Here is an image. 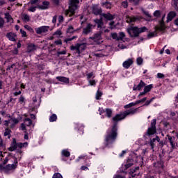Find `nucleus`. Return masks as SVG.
Masks as SVG:
<instances>
[{
    "label": "nucleus",
    "instance_id": "1",
    "mask_svg": "<svg viewBox=\"0 0 178 178\" xmlns=\"http://www.w3.org/2000/svg\"><path fill=\"white\" fill-rule=\"evenodd\" d=\"M138 108H131L128 111H125L124 113L120 114H117L113 118V121L115 122L114 125L113 126L112 129L111 131L107 134L106 136V144H112L115 140H116L118 137V124L115 123L120 120H123L126 116H129V115H134V113H137Z\"/></svg>",
    "mask_w": 178,
    "mask_h": 178
},
{
    "label": "nucleus",
    "instance_id": "2",
    "mask_svg": "<svg viewBox=\"0 0 178 178\" xmlns=\"http://www.w3.org/2000/svg\"><path fill=\"white\" fill-rule=\"evenodd\" d=\"M80 3V0H70L69 9L64 11V15L67 17L73 16L74 15L76 9H77V5Z\"/></svg>",
    "mask_w": 178,
    "mask_h": 178
},
{
    "label": "nucleus",
    "instance_id": "3",
    "mask_svg": "<svg viewBox=\"0 0 178 178\" xmlns=\"http://www.w3.org/2000/svg\"><path fill=\"white\" fill-rule=\"evenodd\" d=\"M29 145V143L25 142L24 143H16V139H13L10 146L8 147V151L13 152V151H15L17 148H26Z\"/></svg>",
    "mask_w": 178,
    "mask_h": 178
},
{
    "label": "nucleus",
    "instance_id": "4",
    "mask_svg": "<svg viewBox=\"0 0 178 178\" xmlns=\"http://www.w3.org/2000/svg\"><path fill=\"white\" fill-rule=\"evenodd\" d=\"M102 34L104 33L97 32L95 33L92 37L89 38L90 42H92V44H95L97 45H99V44H102L104 41H102Z\"/></svg>",
    "mask_w": 178,
    "mask_h": 178
},
{
    "label": "nucleus",
    "instance_id": "5",
    "mask_svg": "<svg viewBox=\"0 0 178 178\" xmlns=\"http://www.w3.org/2000/svg\"><path fill=\"white\" fill-rule=\"evenodd\" d=\"M87 48V43H78L75 45H72L70 47L71 51H76V54L78 55H80L81 52L83 51H86V49Z\"/></svg>",
    "mask_w": 178,
    "mask_h": 178
},
{
    "label": "nucleus",
    "instance_id": "6",
    "mask_svg": "<svg viewBox=\"0 0 178 178\" xmlns=\"http://www.w3.org/2000/svg\"><path fill=\"white\" fill-rule=\"evenodd\" d=\"M156 120L154 119L152 121L151 123V127L148 128L147 131V136H152L155 134H156Z\"/></svg>",
    "mask_w": 178,
    "mask_h": 178
},
{
    "label": "nucleus",
    "instance_id": "7",
    "mask_svg": "<svg viewBox=\"0 0 178 178\" xmlns=\"http://www.w3.org/2000/svg\"><path fill=\"white\" fill-rule=\"evenodd\" d=\"M127 31L130 37H138V35H140L138 27L131 26L127 29Z\"/></svg>",
    "mask_w": 178,
    "mask_h": 178
},
{
    "label": "nucleus",
    "instance_id": "8",
    "mask_svg": "<svg viewBox=\"0 0 178 178\" xmlns=\"http://www.w3.org/2000/svg\"><path fill=\"white\" fill-rule=\"evenodd\" d=\"M49 31V26H42L39 28L35 29V31L36 34H42V35L47 34V33H48Z\"/></svg>",
    "mask_w": 178,
    "mask_h": 178
},
{
    "label": "nucleus",
    "instance_id": "9",
    "mask_svg": "<svg viewBox=\"0 0 178 178\" xmlns=\"http://www.w3.org/2000/svg\"><path fill=\"white\" fill-rule=\"evenodd\" d=\"M16 164H8L6 166H3L2 164H0L1 170H3V172H9V170H13V169H16Z\"/></svg>",
    "mask_w": 178,
    "mask_h": 178
},
{
    "label": "nucleus",
    "instance_id": "10",
    "mask_svg": "<svg viewBox=\"0 0 178 178\" xmlns=\"http://www.w3.org/2000/svg\"><path fill=\"white\" fill-rule=\"evenodd\" d=\"M95 22L96 23V24H97L99 32L104 33V29H105V25H104V22H102V19H95Z\"/></svg>",
    "mask_w": 178,
    "mask_h": 178
},
{
    "label": "nucleus",
    "instance_id": "11",
    "mask_svg": "<svg viewBox=\"0 0 178 178\" xmlns=\"http://www.w3.org/2000/svg\"><path fill=\"white\" fill-rule=\"evenodd\" d=\"M134 165V161L131 159L127 160V162L124 165H122L124 170H127L129 168H131Z\"/></svg>",
    "mask_w": 178,
    "mask_h": 178
},
{
    "label": "nucleus",
    "instance_id": "12",
    "mask_svg": "<svg viewBox=\"0 0 178 178\" xmlns=\"http://www.w3.org/2000/svg\"><path fill=\"white\" fill-rule=\"evenodd\" d=\"M6 37L8 38L9 41H13V42L16 41L17 38V35H16V33H12V32L7 33V34L6 35Z\"/></svg>",
    "mask_w": 178,
    "mask_h": 178
},
{
    "label": "nucleus",
    "instance_id": "13",
    "mask_svg": "<svg viewBox=\"0 0 178 178\" xmlns=\"http://www.w3.org/2000/svg\"><path fill=\"white\" fill-rule=\"evenodd\" d=\"M134 62L133 58H129L122 63V66L124 69H129L133 65Z\"/></svg>",
    "mask_w": 178,
    "mask_h": 178
},
{
    "label": "nucleus",
    "instance_id": "14",
    "mask_svg": "<svg viewBox=\"0 0 178 178\" xmlns=\"http://www.w3.org/2000/svg\"><path fill=\"white\" fill-rule=\"evenodd\" d=\"M167 137H168V140L170 142L172 149H175V148H176V142H175V140H176V138H175V136H170L169 135H167Z\"/></svg>",
    "mask_w": 178,
    "mask_h": 178
},
{
    "label": "nucleus",
    "instance_id": "15",
    "mask_svg": "<svg viewBox=\"0 0 178 178\" xmlns=\"http://www.w3.org/2000/svg\"><path fill=\"white\" fill-rule=\"evenodd\" d=\"M165 15L163 16L162 19L160 22V26H156V31H163V30H165V22H163V20H165Z\"/></svg>",
    "mask_w": 178,
    "mask_h": 178
},
{
    "label": "nucleus",
    "instance_id": "16",
    "mask_svg": "<svg viewBox=\"0 0 178 178\" xmlns=\"http://www.w3.org/2000/svg\"><path fill=\"white\" fill-rule=\"evenodd\" d=\"M155 141H157L158 143H159V141H161L159 136H156L153 139H150L149 144L152 149H154V148L155 147Z\"/></svg>",
    "mask_w": 178,
    "mask_h": 178
},
{
    "label": "nucleus",
    "instance_id": "17",
    "mask_svg": "<svg viewBox=\"0 0 178 178\" xmlns=\"http://www.w3.org/2000/svg\"><path fill=\"white\" fill-rule=\"evenodd\" d=\"M176 17V12L171 11L168 14L167 16V23H169V22H172L173 20V18Z\"/></svg>",
    "mask_w": 178,
    "mask_h": 178
},
{
    "label": "nucleus",
    "instance_id": "18",
    "mask_svg": "<svg viewBox=\"0 0 178 178\" xmlns=\"http://www.w3.org/2000/svg\"><path fill=\"white\" fill-rule=\"evenodd\" d=\"M92 30V24H88L86 26V27L83 29V34L87 35V34H89V33H91Z\"/></svg>",
    "mask_w": 178,
    "mask_h": 178
},
{
    "label": "nucleus",
    "instance_id": "19",
    "mask_svg": "<svg viewBox=\"0 0 178 178\" xmlns=\"http://www.w3.org/2000/svg\"><path fill=\"white\" fill-rule=\"evenodd\" d=\"M48 6H49V1H43L42 5H38V9H41L42 10H44L45 9H48Z\"/></svg>",
    "mask_w": 178,
    "mask_h": 178
},
{
    "label": "nucleus",
    "instance_id": "20",
    "mask_svg": "<svg viewBox=\"0 0 178 178\" xmlns=\"http://www.w3.org/2000/svg\"><path fill=\"white\" fill-rule=\"evenodd\" d=\"M37 49V46L33 44H29L27 47V52H34Z\"/></svg>",
    "mask_w": 178,
    "mask_h": 178
},
{
    "label": "nucleus",
    "instance_id": "21",
    "mask_svg": "<svg viewBox=\"0 0 178 178\" xmlns=\"http://www.w3.org/2000/svg\"><path fill=\"white\" fill-rule=\"evenodd\" d=\"M102 16L104 17V19H106V20H113L115 19V16L111 13H103Z\"/></svg>",
    "mask_w": 178,
    "mask_h": 178
},
{
    "label": "nucleus",
    "instance_id": "22",
    "mask_svg": "<svg viewBox=\"0 0 178 178\" xmlns=\"http://www.w3.org/2000/svg\"><path fill=\"white\" fill-rule=\"evenodd\" d=\"M56 80H58V81H61L62 83H69V79L65 76H57Z\"/></svg>",
    "mask_w": 178,
    "mask_h": 178
},
{
    "label": "nucleus",
    "instance_id": "23",
    "mask_svg": "<svg viewBox=\"0 0 178 178\" xmlns=\"http://www.w3.org/2000/svg\"><path fill=\"white\" fill-rule=\"evenodd\" d=\"M93 13L96 15H101L102 13V10L101 9V8L94 7Z\"/></svg>",
    "mask_w": 178,
    "mask_h": 178
},
{
    "label": "nucleus",
    "instance_id": "24",
    "mask_svg": "<svg viewBox=\"0 0 178 178\" xmlns=\"http://www.w3.org/2000/svg\"><path fill=\"white\" fill-rule=\"evenodd\" d=\"M9 122L10 123H12V124L10 125V127H15V124H17V123H19V120L17 118H10L9 120Z\"/></svg>",
    "mask_w": 178,
    "mask_h": 178
},
{
    "label": "nucleus",
    "instance_id": "25",
    "mask_svg": "<svg viewBox=\"0 0 178 178\" xmlns=\"http://www.w3.org/2000/svg\"><path fill=\"white\" fill-rule=\"evenodd\" d=\"M29 7L28 8L29 12L34 13L35 10H37V8L38 9V4L37 6L34 5H29Z\"/></svg>",
    "mask_w": 178,
    "mask_h": 178
},
{
    "label": "nucleus",
    "instance_id": "26",
    "mask_svg": "<svg viewBox=\"0 0 178 178\" xmlns=\"http://www.w3.org/2000/svg\"><path fill=\"white\" fill-rule=\"evenodd\" d=\"M5 19H6L7 22H9L10 23L13 22V19H12V16H10L8 13H5Z\"/></svg>",
    "mask_w": 178,
    "mask_h": 178
},
{
    "label": "nucleus",
    "instance_id": "27",
    "mask_svg": "<svg viewBox=\"0 0 178 178\" xmlns=\"http://www.w3.org/2000/svg\"><path fill=\"white\" fill-rule=\"evenodd\" d=\"M22 19L24 22H30V15L27 14H22Z\"/></svg>",
    "mask_w": 178,
    "mask_h": 178
},
{
    "label": "nucleus",
    "instance_id": "28",
    "mask_svg": "<svg viewBox=\"0 0 178 178\" xmlns=\"http://www.w3.org/2000/svg\"><path fill=\"white\" fill-rule=\"evenodd\" d=\"M137 20V18L136 17H127V23H133Z\"/></svg>",
    "mask_w": 178,
    "mask_h": 178
},
{
    "label": "nucleus",
    "instance_id": "29",
    "mask_svg": "<svg viewBox=\"0 0 178 178\" xmlns=\"http://www.w3.org/2000/svg\"><path fill=\"white\" fill-rule=\"evenodd\" d=\"M122 8H124V9H127L129 8V2L127 0H125L121 3Z\"/></svg>",
    "mask_w": 178,
    "mask_h": 178
},
{
    "label": "nucleus",
    "instance_id": "30",
    "mask_svg": "<svg viewBox=\"0 0 178 178\" xmlns=\"http://www.w3.org/2000/svg\"><path fill=\"white\" fill-rule=\"evenodd\" d=\"M77 30H74V28H73V26L70 25L67 29V33H74L75 31H77Z\"/></svg>",
    "mask_w": 178,
    "mask_h": 178
},
{
    "label": "nucleus",
    "instance_id": "31",
    "mask_svg": "<svg viewBox=\"0 0 178 178\" xmlns=\"http://www.w3.org/2000/svg\"><path fill=\"white\" fill-rule=\"evenodd\" d=\"M106 115L107 118H112V109L106 108Z\"/></svg>",
    "mask_w": 178,
    "mask_h": 178
},
{
    "label": "nucleus",
    "instance_id": "32",
    "mask_svg": "<svg viewBox=\"0 0 178 178\" xmlns=\"http://www.w3.org/2000/svg\"><path fill=\"white\" fill-rule=\"evenodd\" d=\"M58 119V116H56V114H53L49 118V122H56V120Z\"/></svg>",
    "mask_w": 178,
    "mask_h": 178
},
{
    "label": "nucleus",
    "instance_id": "33",
    "mask_svg": "<svg viewBox=\"0 0 178 178\" xmlns=\"http://www.w3.org/2000/svg\"><path fill=\"white\" fill-rule=\"evenodd\" d=\"M111 35L113 40H115V41H120V38H119V36H118V33H112L111 34Z\"/></svg>",
    "mask_w": 178,
    "mask_h": 178
},
{
    "label": "nucleus",
    "instance_id": "34",
    "mask_svg": "<svg viewBox=\"0 0 178 178\" xmlns=\"http://www.w3.org/2000/svg\"><path fill=\"white\" fill-rule=\"evenodd\" d=\"M40 0H31L29 3L28 5H33V6H37L39 5L38 2Z\"/></svg>",
    "mask_w": 178,
    "mask_h": 178
},
{
    "label": "nucleus",
    "instance_id": "35",
    "mask_svg": "<svg viewBox=\"0 0 178 178\" xmlns=\"http://www.w3.org/2000/svg\"><path fill=\"white\" fill-rule=\"evenodd\" d=\"M152 84L148 85L147 86L145 87L144 88V91L147 92H149V91H151V89L152 88Z\"/></svg>",
    "mask_w": 178,
    "mask_h": 178
},
{
    "label": "nucleus",
    "instance_id": "36",
    "mask_svg": "<svg viewBox=\"0 0 178 178\" xmlns=\"http://www.w3.org/2000/svg\"><path fill=\"white\" fill-rule=\"evenodd\" d=\"M138 33H145V31H148V29L147 27L143 26L142 28H138Z\"/></svg>",
    "mask_w": 178,
    "mask_h": 178
},
{
    "label": "nucleus",
    "instance_id": "37",
    "mask_svg": "<svg viewBox=\"0 0 178 178\" xmlns=\"http://www.w3.org/2000/svg\"><path fill=\"white\" fill-rule=\"evenodd\" d=\"M62 155H63L64 156H66V157H69V156H70V152L66 149H63L62 151Z\"/></svg>",
    "mask_w": 178,
    "mask_h": 178
},
{
    "label": "nucleus",
    "instance_id": "38",
    "mask_svg": "<svg viewBox=\"0 0 178 178\" xmlns=\"http://www.w3.org/2000/svg\"><path fill=\"white\" fill-rule=\"evenodd\" d=\"M137 87H138V90L140 91L141 88H143V87H145V83H144L143 81H140V83L137 86Z\"/></svg>",
    "mask_w": 178,
    "mask_h": 178
},
{
    "label": "nucleus",
    "instance_id": "39",
    "mask_svg": "<svg viewBox=\"0 0 178 178\" xmlns=\"http://www.w3.org/2000/svg\"><path fill=\"white\" fill-rule=\"evenodd\" d=\"M24 122H26L27 126H31L33 124V121L29 118H25Z\"/></svg>",
    "mask_w": 178,
    "mask_h": 178
},
{
    "label": "nucleus",
    "instance_id": "40",
    "mask_svg": "<svg viewBox=\"0 0 178 178\" xmlns=\"http://www.w3.org/2000/svg\"><path fill=\"white\" fill-rule=\"evenodd\" d=\"M95 84H97V81H95V79L88 80V86H95Z\"/></svg>",
    "mask_w": 178,
    "mask_h": 178
},
{
    "label": "nucleus",
    "instance_id": "41",
    "mask_svg": "<svg viewBox=\"0 0 178 178\" xmlns=\"http://www.w3.org/2000/svg\"><path fill=\"white\" fill-rule=\"evenodd\" d=\"M143 58L141 57H138L137 59H136V63L137 65H138L139 66L143 65Z\"/></svg>",
    "mask_w": 178,
    "mask_h": 178
},
{
    "label": "nucleus",
    "instance_id": "42",
    "mask_svg": "<svg viewBox=\"0 0 178 178\" xmlns=\"http://www.w3.org/2000/svg\"><path fill=\"white\" fill-rule=\"evenodd\" d=\"M10 129H6L4 132V136L6 137V136H8V138H10Z\"/></svg>",
    "mask_w": 178,
    "mask_h": 178
},
{
    "label": "nucleus",
    "instance_id": "43",
    "mask_svg": "<svg viewBox=\"0 0 178 178\" xmlns=\"http://www.w3.org/2000/svg\"><path fill=\"white\" fill-rule=\"evenodd\" d=\"M103 5L104 8H106V9H111V8H112V4H111V3L108 2H106Z\"/></svg>",
    "mask_w": 178,
    "mask_h": 178
},
{
    "label": "nucleus",
    "instance_id": "44",
    "mask_svg": "<svg viewBox=\"0 0 178 178\" xmlns=\"http://www.w3.org/2000/svg\"><path fill=\"white\" fill-rule=\"evenodd\" d=\"M101 97H102V92H99V90H97V93H96V99H99V98H101Z\"/></svg>",
    "mask_w": 178,
    "mask_h": 178
},
{
    "label": "nucleus",
    "instance_id": "45",
    "mask_svg": "<svg viewBox=\"0 0 178 178\" xmlns=\"http://www.w3.org/2000/svg\"><path fill=\"white\" fill-rule=\"evenodd\" d=\"M129 2H130L131 3H133V5H134V6H137V5H138V0H128Z\"/></svg>",
    "mask_w": 178,
    "mask_h": 178
},
{
    "label": "nucleus",
    "instance_id": "46",
    "mask_svg": "<svg viewBox=\"0 0 178 178\" xmlns=\"http://www.w3.org/2000/svg\"><path fill=\"white\" fill-rule=\"evenodd\" d=\"M131 106H136V104L133 103V102L132 103H129V104L125 105L124 108L127 109L129 108H131Z\"/></svg>",
    "mask_w": 178,
    "mask_h": 178
},
{
    "label": "nucleus",
    "instance_id": "47",
    "mask_svg": "<svg viewBox=\"0 0 178 178\" xmlns=\"http://www.w3.org/2000/svg\"><path fill=\"white\" fill-rule=\"evenodd\" d=\"M119 35L120 36H118V38H120V40H123V38H124V37H126V35L123 32H120Z\"/></svg>",
    "mask_w": 178,
    "mask_h": 178
},
{
    "label": "nucleus",
    "instance_id": "48",
    "mask_svg": "<svg viewBox=\"0 0 178 178\" xmlns=\"http://www.w3.org/2000/svg\"><path fill=\"white\" fill-rule=\"evenodd\" d=\"M156 35V32H151L147 35L148 38H152V37H155Z\"/></svg>",
    "mask_w": 178,
    "mask_h": 178
},
{
    "label": "nucleus",
    "instance_id": "49",
    "mask_svg": "<svg viewBox=\"0 0 178 178\" xmlns=\"http://www.w3.org/2000/svg\"><path fill=\"white\" fill-rule=\"evenodd\" d=\"M53 178H63V177H62V175H60V173L57 172L53 175Z\"/></svg>",
    "mask_w": 178,
    "mask_h": 178
},
{
    "label": "nucleus",
    "instance_id": "50",
    "mask_svg": "<svg viewBox=\"0 0 178 178\" xmlns=\"http://www.w3.org/2000/svg\"><path fill=\"white\" fill-rule=\"evenodd\" d=\"M154 16L155 17H159L161 16V11L159 10H156L154 13Z\"/></svg>",
    "mask_w": 178,
    "mask_h": 178
},
{
    "label": "nucleus",
    "instance_id": "51",
    "mask_svg": "<svg viewBox=\"0 0 178 178\" xmlns=\"http://www.w3.org/2000/svg\"><path fill=\"white\" fill-rule=\"evenodd\" d=\"M3 24H5V20L2 17H0V29L3 27Z\"/></svg>",
    "mask_w": 178,
    "mask_h": 178
},
{
    "label": "nucleus",
    "instance_id": "52",
    "mask_svg": "<svg viewBox=\"0 0 178 178\" xmlns=\"http://www.w3.org/2000/svg\"><path fill=\"white\" fill-rule=\"evenodd\" d=\"M74 38H77V36H73L72 38H67L64 40V42L67 43L68 41H73Z\"/></svg>",
    "mask_w": 178,
    "mask_h": 178
},
{
    "label": "nucleus",
    "instance_id": "53",
    "mask_svg": "<svg viewBox=\"0 0 178 178\" xmlns=\"http://www.w3.org/2000/svg\"><path fill=\"white\" fill-rule=\"evenodd\" d=\"M87 79L88 80H90V79H91V77H95L94 76V73L90 72L86 74Z\"/></svg>",
    "mask_w": 178,
    "mask_h": 178
},
{
    "label": "nucleus",
    "instance_id": "54",
    "mask_svg": "<svg viewBox=\"0 0 178 178\" xmlns=\"http://www.w3.org/2000/svg\"><path fill=\"white\" fill-rule=\"evenodd\" d=\"M143 13L148 17V19H151V14L148 13V11L143 10Z\"/></svg>",
    "mask_w": 178,
    "mask_h": 178
},
{
    "label": "nucleus",
    "instance_id": "55",
    "mask_svg": "<svg viewBox=\"0 0 178 178\" xmlns=\"http://www.w3.org/2000/svg\"><path fill=\"white\" fill-rule=\"evenodd\" d=\"M157 78L158 79H165V74H163L162 73H158Z\"/></svg>",
    "mask_w": 178,
    "mask_h": 178
},
{
    "label": "nucleus",
    "instance_id": "56",
    "mask_svg": "<svg viewBox=\"0 0 178 178\" xmlns=\"http://www.w3.org/2000/svg\"><path fill=\"white\" fill-rule=\"evenodd\" d=\"M20 33L22 34V37H27V33L23 31V29H20Z\"/></svg>",
    "mask_w": 178,
    "mask_h": 178
},
{
    "label": "nucleus",
    "instance_id": "57",
    "mask_svg": "<svg viewBox=\"0 0 178 178\" xmlns=\"http://www.w3.org/2000/svg\"><path fill=\"white\" fill-rule=\"evenodd\" d=\"M12 54H13V55H17V54H19V49L17 48L14 49L12 50Z\"/></svg>",
    "mask_w": 178,
    "mask_h": 178
},
{
    "label": "nucleus",
    "instance_id": "58",
    "mask_svg": "<svg viewBox=\"0 0 178 178\" xmlns=\"http://www.w3.org/2000/svg\"><path fill=\"white\" fill-rule=\"evenodd\" d=\"M8 162H9V158L6 157L3 162V164H1V165L3 166L4 165H6V163H8Z\"/></svg>",
    "mask_w": 178,
    "mask_h": 178
},
{
    "label": "nucleus",
    "instance_id": "59",
    "mask_svg": "<svg viewBox=\"0 0 178 178\" xmlns=\"http://www.w3.org/2000/svg\"><path fill=\"white\" fill-rule=\"evenodd\" d=\"M57 54L59 55H66V51L65 50H63L61 51H58Z\"/></svg>",
    "mask_w": 178,
    "mask_h": 178
},
{
    "label": "nucleus",
    "instance_id": "60",
    "mask_svg": "<svg viewBox=\"0 0 178 178\" xmlns=\"http://www.w3.org/2000/svg\"><path fill=\"white\" fill-rule=\"evenodd\" d=\"M20 129L21 130L26 131V124H24V123L21 124Z\"/></svg>",
    "mask_w": 178,
    "mask_h": 178
},
{
    "label": "nucleus",
    "instance_id": "61",
    "mask_svg": "<svg viewBox=\"0 0 178 178\" xmlns=\"http://www.w3.org/2000/svg\"><path fill=\"white\" fill-rule=\"evenodd\" d=\"M54 35H62V31H60V30H58L54 33Z\"/></svg>",
    "mask_w": 178,
    "mask_h": 178
},
{
    "label": "nucleus",
    "instance_id": "62",
    "mask_svg": "<svg viewBox=\"0 0 178 178\" xmlns=\"http://www.w3.org/2000/svg\"><path fill=\"white\" fill-rule=\"evenodd\" d=\"M51 2L54 4V5H59V0H51Z\"/></svg>",
    "mask_w": 178,
    "mask_h": 178
},
{
    "label": "nucleus",
    "instance_id": "63",
    "mask_svg": "<svg viewBox=\"0 0 178 178\" xmlns=\"http://www.w3.org/2000/svg\"><path fill=\"white\" fill-rule=\"evenodd\" d=\"M178 0H172V5L175 6V8L177 7V4H178V2H177Z\"/></svg>",
    "mask_w": 178,
    "mask_h": 178
},
{
    "label": "nucleus",
    "instance_id": "64",
    "mask_svg": "<svg viewBox=\"0 0 178 178\" xmlns=\"http://www.w3.org/2000/svg\"><path fill=\"white\" fill-rule=\"evenodd\" d=\"M58 22H59V23H62V22H63V16L60 15L58 17Z\"/></svg>",
    "mask_w": 178,
    "mask_h": 178
}]
</instances>
